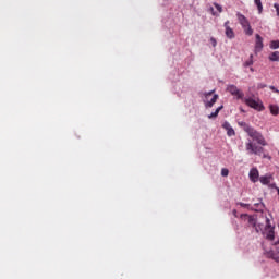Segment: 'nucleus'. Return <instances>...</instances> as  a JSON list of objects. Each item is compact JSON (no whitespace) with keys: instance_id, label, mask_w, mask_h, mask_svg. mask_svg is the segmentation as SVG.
Wrapping results in <instances>:
<instances>
[{"instance_id":"nucleus-1","label":"nucleus","mask_w":279,"mask_h":279,"mask_svg":"<svg viewBox=\"0 0 279 279\" xmlns=\"http://www.w3.org/2000/svg\"><path fill=\"white\" fill-rule=\"evenodd\" d=\"M241 219L248 226H252V228H255L256 232H263V235L265 236V239H267V241H274V239L276 238V233L274 232L275 227L271 226V221L269 220V218H266V227L264 231L263 226L256 222V217L250 216L247 214H242Z\"/></svg>"},{"instance_id":"nucleus-2","label":"nucleus","mask_w":279,"mask_h":279,"mask_svg":"<svg viewBox=\"0 0 279 279\" xmlns=\"http://www.w3.org/2000/svg\"><path fill=\"white\" fill-rule=\"evenodd\" d=\"M202 99L206 110H210L217 104L219 95L215 94V90L205 92L202 94Z\"/></svg>"},{"instance_id":"nucleus-3","label":"nucleus","mask_w":279,"mask_h":279,"mask_svg":"<svg viewBox=\"0 0 279 279\" xmlns=\"http://www.w3.org/2000/svg\"><path fill=\"white\" fill-rule=\"evenodd\" d=\"M238 21L246 36H252L254 34V29H252V25L250 24V20L245 17L242 13H236Z\"/></svg>"},{"instance_id":"nucleus-4","label":"nucleus","mask_w":279,"mask_h":279,"mask_svg":"<svg viewBox=\"0 0 279 279\" xmlns=\"http://www.w3.org/2000/svg\"><path fill=\"white\" fill-rule=\"evenodd\" d=\"M242 101L246 104L248 108H253V110H257V112H263V110H265V106H263V101H260V99L258 98L244 97Z\"/></svg>"},{"instance_id":"nucleus-5","label":"nucleus","mask_w":279,"mask_h":279,"mask_svg":"<svg viewBox=\"0 0 279 279\" xmlns=\"http://www.w3.org/2000/svg\"><path fill=\"white\" fill-rule=\"evenodd\" d=\"M246 134L256 141L258 145H263V147L267 146V141H265V137L263 134H260L258 131H256L254 128L250 126L245 130Z\"/></svg>"},{"instance_id":"nucleus-6","label":"nucleus","mask_w":279,"mask_h":279,"mask_svg":"<svg viewBox=\"0 0 279 279\" xmlns=\"http://www.w3.org/2000/svg\"><path fill=\"white\" fill-rule=\"evenodd\" d=\"M227 93H230V95L235 97V99L243 100L245 97V94H243V92L241 89H239V87H236V85H233V84L227 85Z\"/></svg>"},{"instance_id":"nucleus-7","label":"nucleus","mask_w":279,"mask_h":279,"mask_svg":"<svg viewBox=\"0 0 279 279\" xmlns=\"http://www.w3.org/2000/svg\"><path fill=\"white\" fill-rule=\"evenodd\" d=\"M246 151H248V154H254L255 156H260V153L263 151V147L254 144L252 140H248L246 142Z\"/></svg>"},{"instance_id":"nucleus-8","label":"nucleus","mask_w":279,"mask_h":279,"mask_svg":"<svg viewBox=\"0 0 279 279\" xmlns=\"http://www.w3.org/2000/svg\"><path fill=\"white\" fill-rule=\"evenodd\" d=\"M223 27H225V34L227 38L232 40V38H234L235 35H234V29L230 27V21L225 22Z\"/></svg>"},{"instance_id":"nucleus-9","label":"nucleus","mask_w":279,"mask_h":279,"mask_svg":"<svg viewBox=\"0 0 279 279\" xmlns=\"http://www.w3.org/2000/svg\"><path fill=\"white\" fill-rule=\"evenodd\" d=\"M263 37L258 34L255 35V53H260L263 51Z\"/></svg>"},{"instance_id":"nucleus-10","label":"nucleus","mask_w":279,"mask_h":279,"mask_svg":"<svg viewBox=\"0 0 279 279\" xmlns=\"http://www.w3.org/2000/svg\"><path fill=\"white\" fill-rule=\"evenodd\" d=\"M259 175L260 174L258 172V169L253 168V169L250 170L248 178H250L251 182H253V183L258 182V180H260Z\"/></svg>"},{"instance_id":"nucleus-11","label":"nucleus","mask_w":279,"mask_h":279,"mask_svg":"<svg viewBox=\"0 0 279 279\" xmlns=\"http://www.w3.org/2000/svg\"><path fill=\"white\" fill-rule=\"evenodd\" d=\"M222 128H223V130L227 131L228 136H236V132L234 131V129L232 128L230 122L225 121L223 124H222Z\"/></svg>"},{"instance_id":"nucleus-12","label":"nucleus","mask_w":279,"mask_h":279,"mask_svg":"<svg viewBox=\"0 0 279 279\" xmlns=\"http://www.w3.org/2000/svg\"><path fill=\"white\" fill-rule=\"evenodd\" d=\"M271 180H274V177L269 173L259 177V182H260V184H264V185L270 184Z\"/></svg>"},{"instance_id":"nucleus-13","label":"nucleus","mask_w":279,"mask_h":279,"mask_svg":"<svg viewBox=\"0 0 279 279\" xmlns=\"http://www.w3.org/2000/svg\"><path fill=\"white\" fill-rule=\"evenodd\" d=\"M221 110H223V105H220L214 112H211L208 116V119H217V117H219V112H221Z\"/></svg>"},{"instance_id":"nucleus-14","label":"nucleus","mask_w":279,"mask_h":279,"mask_svg":"<svg viewBox=\"0 0 279 279\" xmlns=\"http://www.w3.org/2000/svg\"><path fill=\"white\" fill-rule=\"evenodd\" d=\"M269 110H270V114H274V117H278V114H279V106L278 105H270Z\"/></svg>"},{"instance_id":"nucleus-15","label":"nucleus","mask_w":279,"mask_h":279,"mask_svg":"<svg viewBox=\"0 0 279 279\" xmlns=\"http://www.w3.org/2000/svg\"><path fill=\"white\" fill-rule=\"evenodd\" d=\"M268 60H270V62H279V51L270 53Z\"/></svg>"},{"instance_id":"nucleus-16","label":"nucleus","mask_w":279,"mask_h":279,"mask_svg":"<svg viewBox=\"0 0 279 279\" xmlns=\"http://www.w3.org/2000/svg\"><path fill=\"white\" fill-rule=\"evenodd\" d=\"M254 3L257 7L258 14H263V2L260 0H254Z\"/></svg>"},{"instance_id":"nucleus-17","label":"nucleus","mask_w":279,"mask_h":279,"mask_svg":"<svg viewBox=\"0 0 279 279\" xmlns=\"http://www.w3.org/2000/svg\"><path fill=\"white\" fill-rule=\"evenodd\" d=\"M270 49H279V40H272L269 45Z\"/></svg>"},{"instance_id":"nucleus-18","label":"nucleus","mask_w":279,"mask_h":279,"mask_svg":"<svg viewBox=\"0 0 279 279\" xmlns=\"http://www.w3.org/2000/svg\"><path fill=\"white\" fill-rule=\"evenodd\" d=\"M230 173V171L227 168H222L221 169V175L222 178H228V174Z\"/></svg>"},{"instance_id":"nucleus-19","label":"nucleus","mask_w":279,"mask_h":279,"mask_svg":"<svg viewBox=\"0 0 279 279\" xmlns=\"http://www.w3.org/2000/svg\"><path fill=\"white\" fill-rule=\"evenodd\" d=\"M214 8H216V10H218L219 14H221V12H223V9L221 8V4H219V3H214Z\"/></svg>"},{"instance_id":"nucleus-20","label":"nucleus","mask_w":279,"mask_h":279,"mask_svg":"<svg viewBox=\"0 0 279 279\" xmlns=\"http://www.w3.org/2000/svg\"><path fill=\"white\" fill-rule=\"evenodd\" d=\"M238 125H240V128H243L244 132L247 130V128H250V125L245 122H239Z\"/></svg>"},{"instance_id":"nucleus-21","label":"nucleus","mask_w":279,"mask_h":279,"mask_svg":"<svg viewBox=\"0 0 279 279\" xmlns=\"http://www.w3.org/2000/svg\"><path fill=\"white\" fill-rule=\"evenodd\" d=\"M209 41L211 47H217V39L215 37H210Z\"/></svg>"},{"instance_id":"nucleus-22","label":"nucleus","mask_w":279,"mask_h":279,"mask_svg":"<svg viewBox=\"0 0 279 279\" xmlns=\"http://www.w3.org/2000/svg\"><path fill=\"white\" fill-rule=\"evenodd\" d=\"M252 64H254V60H247L244 62V66H252Z\"/></svg>"},{"instance_id":"nucleus-23","label":"nucleus","mask_w":279,"mask_h":279,"mask_svg":"<svg viewBox=\"0 0 279 279\" xmlns=\"http://www.w3.org/2000/svg\"><path fill=\"white\" fill-rule=\"evenodd\" d=\"M269 88H270V90H274V93H279V89L276 88L275 86H270Z\"/></svg>"},{"instance_id":"nucleus-24","label":"nucleus","mask_w":279,"mask_h":279,"mask_svg":"<svg viewBox=\"0 0 279 279\" xmlns=\"http://www.w3.org/2000/svg\"><path fill=\"white\" fill-rule=\"evenodd\" d=\"M211 10V14L214 15V16H217V13L215 12V9H210Z\"/></svg>"},{"instance_id":"nucleus-25","label":"nucleus","mask_w":279,"mask_h":279,"mask_svg":"<svg viewBox=\"0 0 279 279\" xmlns=\"http://www.w3.org/2000/svg\"><path fill=\"white\" fill-rule=\"evenodd\" d=\"M240 206L245 207V206H247V204H245V203H240Z\"/></svg>"},{"instance_id":"nucleus-26","label":"nucleus","mask_w":279,"mask_h":279,"mask_svg":"<svg viewBox=\"0 0 279 279\" xmlns=\"http://www.w3.org/2000/svg\"><path fill=\"white\" fill-rule=\"evenodd\" d=\"M248 60H254V54H251Z\"/></svg>"},{"instance_id":"nucleus-27","label":"nucleus","mask_w":279,"mask_h":279,"mask_svg":"<svg viewBox=\"0 0 279 279\" xmlns=\"http://www.w3.org/2000/svg\"><path fill=\"white\" fill-rule=\"evenodd\" d=\"M251 71H254V69H253V68H251Z\"/></svg>"},{"instance_id":"nucleus-28","label":"nucleus","mask_w":279,"mask_h":279,"mask_svg":"<svg viewBox=\"0 0 279 279\" xmlns=\"http://www.w3.org/2000/svg\"><path fill=\"white\" fill-rule=\"evenodd\" d=\"M279 94V92H277Z\"/></svg>"}]
</instances>
